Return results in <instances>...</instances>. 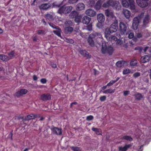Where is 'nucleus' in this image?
I'll use <instances>...</instances> for the list:
<instances>
[{"instance_id": "f257e3e1", "label": "nucleus", "mask_w": 151, "mask_h": 151, "mask_svg": "<svg viewBox=\"0 0 151 151\" xmlns=\"http://www.w3.org/2000/svg\"><path fill=\"white\" fill-rule=\"evenodd\" d=\"M103 40L102 35L101 33L95 32H93L89 35L87 40L89 45L91 47L94 46L95 41L99 45L102 44V53L103 54L107 53L109 55H111L114 51L113 47L110 46L107 47L106 42Z\"/></svg>"}, {"instance_id": "f03ea898", "label": "nucleus", "mask_w": 151, "mask_h": 151, "mask_svg": "<svg viewBox=\"0 0 151 151\" xmlns=\"http://www.w3.org/2000/svg\"><path fill=\"white\" fill-rule=\"evenodd\" d=\"M72 8L73 7L71 6L63 5L60 7L57 13L61 15L63 14L66 15L71 12Z\"/></svg>"}, {"instance_id": "7ed1b4c3", "label": "nucleus", "mask_w": 151, "mask_h": 151, "mask_svg": "<svg viewBox=\"0 0 151 151\" xmlns=\"http://www.w3.org/2000/svg\"><path fill=\"white\" fill-rule=\"evenodd\" d=\"M128 1L127 0H122V6L126 8L129 7L131 10L135 9V6L134 5V0H128Z\"/></svg>"}, {"instance_id": "20e7f679", "label": "nucleus", "mask_w": 151, "mask_h": 151, "mask_svg": "<svg viewBox=\"0 0 151 151\" xmlns=\"http://www.w3.org/2000/svg\"><path fill=\"white\" fill-rule=\"evenodd\" d=\"M128 25L127 24L121 22L119 23V29L120 33L121 35L125 34L127 30L128 29Z\"/></svg>"}, {"instance_id": "39448f33", "label": "nucleus", "mask_w": 151, "mask_h": 151, "mask_svg": "<svg viewBox=\"0 0 151 151\" xmlns=\"http://www.w3.org/2000/svg\"><path fill=\"white\" fill-rule=\"evenodd\" d=\"M149 0H136L137 5L142 8L147 7L148 5V1Z\"/></svg>"}, {"instance_id": "423d86ee", "label": "nucleus", "mask_w": 151, "mask_h": 151, "mask_svg": "<svg viewBox=\"0 0 151 151\" xmlns=\"http://www.w3.org/2000/svg\"><path fill=\"white\" fill-rule=\"evenodd\" d=\"M116 4L117 3L116 1H113L112 0H109L106 2L104 3L102 6L104 8H106L111 6L114 7Z\"/></svg>"}, {"instance_id": "0eeeda50", "label": "nucleus", "mask_w": 151, "mask_h": 151, "mask_svg": "<svg viewBox=\"0 0 151 151\" xmlns=\"http://www.w3.org/2000/svg\"><path fill=\"white\" fill-rule=\"evenodd\" d=\"M51 130L54 134L61 135L62 134V129L52 126Z\"/></svg>"}, {"instance_id": "6e6552de", "label": "nucleus", "mask_w": 151, "mask_h": 151, "mask_svg": "<svg viewBox=\"0 0 151 151\" xmlns=\"http://www.w3.org/2000/svg\"><path fill=\"white\" fill-rule=\"evenodd\" d=\"M40 99L43 101L50 100L51 99V95L49 93H43L40 95Z\"/></svg>"}, {"instance_id": "1a4fd4ad", "label": "nucleus", "mask_w": 151, "mask_h": 151, "mask_svg": "<svg viewBox=\"0 0 151 151\" xmlns=\"http://www.w3.org/2000/svg\"><path fill=\"white\" fill-rule=\"evenodd\" d=\"M118 21L116 20L114 23H113L110 26L109 29L111 32L113 33L116 32L118 28Z\"/></svg>"}, {"instance_id": "9d476101", "label": "nucleus", "mask_w": 151, "mask_h": 151, "mask_svg": "<svg viewBox=\"0 0 151 151\" xmlns=\"http://www.w3.org/2000/svg\"><path fill=\"white\" fill-rule=\"evenodd\" d=\"M139 22V20L137 17H135L134 18L132 26L134 30H136L137 29Z\"/></svg>"}, {"instance_id": "9b49d317", "label": "nucleus", "mask_w": 151, "mask_h": 151, "mask_svg": "<svg viewBox=\"0 0 151 151\" xmlns=\"http://www.w3.org/2000/svg\"><path fill=\"white\" fill-rule=\"evenodd\" d=\"M105 14L106 16L110 17V18H114L116 19V17L114 16L113 12L109 9H107L105 10Z\"/></svg>"}, {"instance_id": "f8f14e48", "label": "nucleus", "mask_w": 151, "mask_h": 151, "mask_svg": "<svg viewBox=\"0 0 151 151\" xmlns=\"http://www.w3.org/2000/svg\"><path fill=\"white\" fill-rule=\"evenodd\" d=\"M85 13L87 15L91 17H93L96 14V12L94 10L90 9L86 10Z\"/></svg>"}, {"instance_id": "ddd939ff", "label": "nucleus", "mask_w": 151, "mask_h": 151, "mask_svg": "<svg viewBox=\"0 0 151 151\" xmlns=\"http://www.w3.org/2000/svg\"><path fill=\"white\" fill-rule=\"evenodd\" d=\"M51 4L49 3L41 4L39 6V8L41 10H47L51 7Z\"/></svg>"}, {"instance_id": "4468645a", "label": "nucleus", "mask_w": 151, "mask_h": 151, "mask_svg": "<svg viewBox=\"0 0 151 151\" xmlns=\"http://www.w3.org/2000/svg\"><path fill=\"white\" fill-rule=\"evenodd\" d=\"M108 28H106L104 32L105 37L108 40H109L111 39V33H112Z\"/></svg>"}, {"instance_id": "2eb2a0df", "label": "nucleus", "mask_w": 151, "mask_h": 151, "mask_svg": "<svg viewBox=\"0 0 151 151\" xmlns=\"http://www.w3.org/2000/svg\"><path fill=\"white\" fill-rule=\"evenodd\" d=\"M79 52L83 57H86L88 59L91 58V55L85 50H80L79 51Z\"/></svg>"}, {"instance_id": "dca6fc26", "label": "nucleus", "mask_w": 151, "mask_h": 151, "mask_svg": "<svg viewBox=\"0 0 151 151\" xmlns=\"http://www.w3.org/2000/svg\"><path fill=\"white\" fill-rule=\"evenodd\" d=\"M97 19L99 22L102 23L105 21L104 15L102 14H100L97 15Z\"/></svg>"}, {"instance_id": "f3484780", "label": "nucleus", "mask_w": 151, "mask_h": 151, "mask_svg": "<svg viewBox=\"0 0 151 151\" xmlns=\"http://www.w3.org/2000/svg\"><path fill=\"white\" fill-rule=\"evenodd\" d=\"M150 59V57L148 55H145L142 57L140 58L141 62L142 63H145L149 61Z\"/></svg>"}, {"instance_id": "a211bd4d", "label": "nucleus", "mask_w": 151, "mask_h": 151, "mask_svg": "<svg viewBox=\"0 0 151 151\" xmlns=\"http://www.w3.org/2000/svg\"><path fill=\"white\" fill-rule=\"evenodd\" d=\"M85 5L83 3H80L76 5V9L78 11H80L85 9Z\"/></svg>"}, {"instance_id": "6ab92c4d", "label": "nucleus", "mask_w": 151, "mask_h": 151, "mask_svg": "<svg viewBox=\"0 0 151 151\" xmlns=\"http://www.w3.org/2000/svg\"><path fill=\"white\" fill-rule=\"evenodd\" d=\"M91 20V18L87 16H85L82 19V22L84 24H88Z\"/></svg>"}, {"instance_id": "aec40b11", "label": "nucleus", "mask_w": 151, "mask_h": 151, "mask_svg": "<svg viewBox=\"0 0 151 151\" xmlns=\"http://www.w3.org/2000/svg\"><path fill=\"white\" fill-rule=\"evenodd\" d=\"M150 19L149 16L148 15H147L145 17L143 20V26L145 27L148 23Z\"/></svg>"}, {"instance_id": "412c9836", "label": "nucleus", "mask_w": 151, "mask_h": 151, "mask_svg": "<svg viewBox=\"0 0 151 151\" xmlns=\"http://www.w3.org/2000/svg\"><path fill=\"white\" fill-rule=\"evenodd\" d=\"M0 59L4 61H8L10 60V58L7 55L0 54Z\"/></svg>"}, {"instance_id": "4be33fe9", "label": "nucleus", "mask_w": 151, "mask_h": 151, "mask_svg": "<svg viewBox=\"0 0 151 151\" xmlns=\"http://www.w3.org/2000/svg\"><path fill=\"white\" fill-rule=\"evenodd\" d=\"M73 28L72 27H65L64 29V32L66 34L70 33L72 32Z\"/></svg>"}, {"instance_id": "5701e85b", "label": "nucleus", "mask_w": 151, "mask_h": 151, "mask_svg": "<svg viewBox=\"0 0 151 151\" xmlns=\"http://www.w3.org/2000/svg\"><path fill=\"white\" fill-rule=\"evenodd\" d=\"M78 14L77 12L76 11H73L70 13L69 17L70 18L73 19L76 17V16H77Z\"/></svg>"}, {"instance_id": "b1692460", "label": "nucleus", "mask_w": 151, "mask_h": 151, "mask_svg": "<svg viewBox=\"0 0 151 151\" xmlns=\"http://www.w3.org/2000/svg\"><path fill=\"white\" fill-rule=\"evenodd\" d=\"M131 146V145L130 144L125 145L124 147H119V150L120 151H127L128 149Z\"/></svg>"}, {"instance_id": "393cba45", "label": "nucleus", "mask_w": 151, "mask_h": 151, "mask_svg": "<svg viewBox=\"0 0 151 151\" xmlns=\"http://www.w3.org/2000/svg\"><path fill=\"white\" fill-rule=\"evenodd\" d=\"M124 14L126 18L129 19L131 15V12L128 10L125 9L123 11Z\"/></svg>"}, {"instance_id": "a878e982", "label": "nucleus", "mask_w": 151, "mask_h": 151, "mask_svg": "<svg viewBox=\"0 0 151 151\" xmlns=\"http://www.w3.org/2000/svg\"><path fill=\"white\" fill-rule=\"evenodd\" d=\"M45 17L46 19L49 21L53 20V14L51 13H47L45 15Z\"/></svg>"}, {"instance_id": "bb28decb", "label": "nucleus", "mask_w": 151, "mask_h": 151, "mask_svg": "<svg viewBox=\"0 0 151 151\" xmlns=\"http://www.w3.org/2000/svg\"><path fill=\"white\" fill-rule=\"evenodd\" d=\"M92 130L95 132L96 134L97 135H102V131L100 129H98L94 127H93Z\"/></svg>"}, {"instance_id": "cd10ccee", "label": "nucleus", "mask_w": 151, "mask_h": 151, "mask_svg": "<svg viewBox=\"0 0 151 151\" xmlns=\"http://www.w3.org/2000/svg\"><path fill=\"white\" fill-rule=\"evenodd\" d=\"M37 117V115L31 114L29 115H28L26 116V120H30L31 119H35Z\"/></svg>"}, {"instance_id": "c85d7f7f", "label": "nucleus", "mask_w": 151, "mask_h": 151, "mask_svg": "<svg viewBox=\"0 0 151 151\" xmlns=\"http://www.w3.org/2000/svg\"><path fill=\"white\" fill-rule=\"evenodd\" d=\"M101 1H98L94 6V8L96 10L99 9L101 7Z\"/></svg>"}, {"instance_id": "c756f323", "label": "nucleus", "mask_w": 151, "mask_h": 151, "mask_svg": "<svg viewBox=\"0 0 151 151\" xmlns=\"http://www.w3.org/2000/svg\"><path fill=\"white\" fill-rule=\"evenodd\" d=\"M65 27H71L73 25V23L70 20H66L65 22Z\"/></svg>"}, {"instance_id": "7c9ffc66", "label": "nucleus", "mask_w": 151, "mask_h": 151, "mask_svg": "<svg viewBox=\"0 0 151 151\" xmlns=\"http://www.w3.org/2000/svg\"><path fill=\"white\" fill-rule=\"evenodd\" d=\"M125 63V62L123 60L119 61L116 63V65L117 66L121 67Z\"/></svg>"}, {"instance_id": "2f4dec72", "label": "nucleus", "mask_w": 151, "mask_h": 151, "mask_svg": "<svg viewBox=\"0 0 151 151\" xmlns=\"http://www.w3.org/2000/svg\"><path fill=\"white\" fill-rule=\"evenodd\" d=\"M134 96L135 97L136 99L137 100H140L143 98V96L141 93H137L134 94Z\"/></svg>"}, {"instance_id": "473e14b6", "label": "nucleus", "mask_w": 151, "mask_h": 151, "mask_svg": "<svg viewBox=\"0 0 151 151\" xmlns=\"http://www.w3.org/2000/svg\"><path fill=\"white\" fill-rule=\"evenodd\" d=\"M115 91V90H113L111 88L107 89L103 92V93H114Z\"/></svg>"}, {"instance_id": "72a5a7b5", "label": "nucleus", "mask_w": 151, "mask_h": 151, "mask_svg": "<svg viewBox=\"0 0 151 151\" xmlns=\"http://www.w3.org/2000/svg\"><path fill=\"white\" fill-rule=\"evenodd\" d=\"M122 139H123L129 140L130 141H132L133 140V139L130 136H124Z\"/></svg>"}, {"instance_id": "f704fd0d", "label": "nucleus", "mask_w": 151, "mask_h": 151, "mask_svg": "<svg viewBox=\"0 0 151 151\" xmlns=\"http://www.w3.org/2000/svg\"><path fill=\"white\" fill-rule=\"evenodd\" d=\"M70 148L73 151H82L80 148L78 147L71 146Z\"/></svg>"}, {"instance_id": "c9c22d12", "label": "nucleus", "mask_w": 151, "mask_h": 151, "mask_svg": "<svg viewBox=\"0 0 151 151\" xmlns=\"http://www.w3.org/2000/svg\"><path fill=\"white\" fill-rule=\"evenodd\" d=\"M137 63V60L135 59H132L130 62V65L131 66H135Z\"/></svg>"}, {"instance_id": "e433bc0d", "label": "nucleus", "mask_w": 151, "mask_h": 151, "mask_svg": "<svg viewBox=\"0 0 151 151\" xmlns=\"http://www.w3.org/2000/svg\"><path fill=\"white\" fill-rule=\"evenodd\" d=\"M14 54L15 52L14 51H12L8 54V55L9 56V57L10 58V59H12V57H14L15 56Z\"/></svg>"}, {"instance_id": "4c0bfd02", "label": "nucleus", "mask_w": 151, "mask_h": 151, "mask_svg": "<svg viewBox=\"0 0 151 151\" xmlns=\"http://www.w3.org/2000/svg\"><path fill=\"white\" fill-rule=\"evenodd\" d=\"M81 17L79 16L78 14L77 16H76L74 18H75V22L78 23L79 22L81 21Z\"/></svg>"}, {"instance_id": "58836bf2", "label": "nucleus", "mask_w": 151, "mask_h": 151, "mask_svg": "<svg viewBox=\"0 0 151 151\" xmlns=\"http://www.w3.org/2000/svg\"><path fill=\"white\" fill-rule=\"evenodd\" d=\"M86 29L88 31H90L92 30V23H91L89 24H88L86 27Z\"/></svg>"}, {"instance_id": "ea45409f", "label": "nucleus", "mask_w": 151, "mask_h": 151, "mask_svg": "<svg viewBox=\"0 0 151 151\" xmlns=\"http://www.w3.org/2000/svg\"><path fill=\"white\" fill-rule=\"evenodd\" d=\"M130 70L129 69H125L123 70V74L124 75H126L130 73Z\"/></svg>"}, {"instance_id": "a19ab883", "label": "nucleus", "mask_w": 151, "mask_h": 151, "mask_svg": "<svg viewBox=\"0 0 151 151\" xmlns=\"http://www.w3.org/2000/svg\"><path fill=\"white\" fill-rule=\"evenodd\" d=\"M54 33L56 35H57L58 36L61 37L60 31L59 30H55L53 31Z\"/></svg>"}, {"instance_id": "79ce46f5", "label": "nucleus", "mask_w": 151, "mask_h": 151, "mask_svg": "<svg viewBox=\"0 0 151 151\" xmlns=\"http://www.w3.org/2000/svg\"><path fill=\"white\" fill-rule=\"evenodd\" d=\"M20 91L21 92L22 94V95L24 94H26L27 92V90L25 89H21L20 90Z\"/></svg>"}, {"instance_id": "37998d69", "label": "nucleus", "mask_w": 151, "mask_h": 151, "mask_svg": "<svg viewBox=\"0 0 151 151\" xmlns=\"http://www.w3.org/2000/svg\"><path fill=\"white\" fill-rule=\"evenodd\" d=\"M140 76V73L139 72H136L134 73L133 75V77L134 78H137Z\"/></svg>"}, {"instance_id": "c03bdc74", "label": "nucleus", "mask_w": 151, "mask_h": 151, "mask_svg": "<svg viewBox=\"0 0 151 151\" xmlns=\"http://www.w3.org/2000/svg\"><path fill=\"white\" fill-rule=\"evenodd\" d=\"M134 50H138L139 52L141 53L142 50V47L137 46L135 48Z\"/></svg>"}, {"instance_id": "a18cd8bd", "label": "nucleus", "mask_w": 151, "mask_h": 151, "mask_svg": "<svg viewBox=\"0 0 151 151\" xmlns=\"http://www.w3.org/2000/svg\"><path fill=\"white\" fill-rule=\"evenodd\" d=\"M93 119V117L92 115H90L87 116L86 119L88 121H90L92 120Z\"/></svg>"}, {"instance_id": "49530a36", "label": "nucleus", "mask_w": 151, "mask_h": 151, "mask_svg": "<svg viewBox=\"0 0 151 151\" xmlns=\"http://www.w3.org/2000/svg\"><path fill=\"white\" fill-rule=\"evenodd\" d=\"M65 41H66L67 42H69L70 43L72 44L73 43L74 41L72 39H68L66 38L65 39Z\"/></svg>"}, {"instance_id": "de8ad7c7", "label": "nucleus", "mask_w": 151, "mask_h": 151, "mask_svg": "<svg viewBox=\"0 0 151 151\" xmlns=\"http://www.w3.org/2000/svg\"><path fill=\"white\" fill-rule=\"evenodd\" d=\"M37 33L39 35L41 34H45V31L42 29L37 30Z\"/></svg>"}, {"instance_id": "09e8293b", "label": "nucleus", "mask_w": 151, "mask_h": 151, "mask_svg": "<svg viewBox=\"0 0 151 151\" xmlns=\"http://www.w3.org/2000/svg\"><path fill=\"white\" fill-rule=\"evenodd\" d=\"M52 5L54 7H60L61 5V4H57L56 2L53 3Z\"/></svg>"}, {"instance_id": "8fccbe9b", "label": "nucleus", "mask_w": 151, "mask_h": 151, "mask_svg": "<svg viewBox=\"0 0 151 151\" xmlns=\"http://www.w3.org/2000/svg\"><path fill=\"white\" fill-rule=\"evenodd\" d=\"M106 99V96H101L100 98V100L101 101H104Z\"/></svg>"}, {"instance_id": "3c124183", "label": "nucleus", "mask_w": 151, "mask_h": 151, "mask_svg": "<svg viewBox=\"0 0 151 151\" xmlns=\"http://www.w3.org/2000/svg\"><path fill=\"white\" fill-rule=\"evenodd\" d=\"M115 83V82L114 80L111 81L107 84V86H111Z\"/></svg>"}, {"instance_id": "603ef678", "label": "nucleus", "mask_w": 151, "mask_h": 151, "mask_svg": "<svg viewBox=\"0 0 151 151\" xmlns=\"http://www.w3.org/2000/svg\"><path fill=\"white\" fill-rule=\"evenodd\" d=\"M15 95L16 96L18 97L22 96V94L21 92L19 91H17L15 93Z\"/></svg>"}, {"instance_id": "864d4df0", "label": "nucleus", "mask_w": 151, "mask_h": 151, "mask_svg": "<svg viewBox=\"0 0 151 151\" xmlns=\"http://www.w3.org/2000/svg\"><path fill=\"white\" fill-rule=\"evenodd\" d=\"M134 37V33L132 32H130L128 35V37L129 39H132Z\"/></svg>"}, {"instance_id": "5fc2aeb1", "label": "nucleus", "mask_w": 151, "mask_h": 151, "mask_svg": "<svg viewBox=\"0 0 151 151\" xmlns=\"http://www.w3.org/2000/svg\"><path fill=\"white\" fill-rule=\"evenodd\" d=\"M40 82L43 84H45L46 83L47 80L45 78H42L40 80Z\"/></svg>"}, {"instance_id": "6e6d98bb", "label": "nucleus", "mask_w": 151, "mask_h": 151, "mask_svg": "<svg viewBox=\"0 0 151 151\" xmlns=\"http://www.w3.org/2000/svg\"><path fill=\"white\" fill-rule=\"evenodd\" d=\"M49 25H50V27H52V28H55V29L56 28V26L53 23L50 22V23H49Z\"/></svg>"}, {"instance_id": "4d7b16f0", "label": "nucleus", "mask_w": 151, "mask_h": 151, "mask_svg": "<svg viewBox=\"0 0 151 151\" xmlns=\"http://www.w3.org/2000/svg\"><path fill=\"white\" fill-rule=\"evenodd\" d=\"M78 0H68V2L70 4H74L76 3Z\"/></svg>"}, {"instance_id": "13d9d810", "label": "nucleus", "mask_w": 151, "mask_h": 151, "mask_svg": "<svg viewBox=\"0 0 151 151\" xmlns=\"http://www.w3.org/2000/svg\"><path fill=\"white\" fill-rule=\"evenodd\" d=\"M136 36L138 38H140L142 37V34L141 33L138 32L136 34Z\"/></svg>"}, {"instance_id": "bf43d9fd", "label": "nucleus", "mask_w": 151, "mask_h": 151, "mask_svg": "<svg viewBox=\"0 0 151 151\" xmlns=\"http://www.w3.org/2000/svg\"><path fill=\"white\" fill-rule=\"evenodd\" d=\"M129 93L130 91H124L123 92V95L124 96H126L129 94Z\"/></svg>"}, {"instance_id": "052dcab7", "label": "nucleus", "mask_w": 151, "mask_h": 151, "mask_svg": "<svg viewBox=\"0 0 151 151\" xmlns=\"http://www.w3.org/2000/svg\"><path fill=\"white\" fill-rule=\"evenodd\" d=\"M89 5L91 6H92L95 4V1L94 0H91L89 2Z\"/></svg>"}, {"instance_id": "680f3d73", "label": "nucleus", "mask_w": 151, "mask_h": 151, "mask_svg": "<svg viewBox=\"0 0 151 151\" xmlns=\"http://www.w3.org/2000/svg\"><path fill=\"white\" fill-rule=\"evenodd\" d=\"M111 39H112L113 40L116 41L118 40L117 38L115 36H113V35H111Z\"/></svg>"}, {"instance_id": "e2e57ef3", "label": "nucleus", "mask_w": 151, "mask_h": 151, "mask_svg": "<svg viewBox=\"0 0 151 151\" xmlns=\"http://www.w3.org/2000/svg\"><path fill=\"white\" fill-rule=\"evenodd\" d=\"M19 119H22L23 121H25L26 120V116H20L19 117Z\"/></svg>"}, {"instance_id": "0e129e2a", "label": "nucleus", "mask_w": 151, "mask_h": 151, "mask_svg": "<svg viewBox=\"0 0 151 151\" xmlns=\"http://www.w3.org/2000/svg\"><path fill=\"white\" fill-rule=\"evenodd\" d=\"M51 67L53 68H55L57 67L56 64L54 63H52L51 64Z\"/></svg>"}, {"instance_id": "69168bd1", "label": "nucleus", "mask_w": 151, "mask_h": 151, "mask_svg": "<svg viewBox=\"0 0 151 151\" xmlns=\"http://www.w3.org/2000/svg\"><path fill=\"white\" fill-rule=\"evenodd\" d=\"M37 37L36 35L33 38V40L34 41H36L37 40Z\"/></svg>"}, {"instance_id": "338daca9", "label": "nucleus", "mask_w": 151, "mask_h": 151, "mask_svg": "<svg viewBox=\"0 0 151 151\" xmlns=\"http://www.w3.org/2000/svg\"><path fill=\"white\" fill-rule=\"evenodd\" d=\"M33 79L34 81H37V77L35 75L33 76Z\"/></svg>"}, {"instance_id": "774afa93", "label": "nucleus", "mask_w": 151, "mask_h": 151, "mask_svg": "<svg viewBox=\"0 0 151 151\" xmlns=\"http://www.w3.org/2000/svg\"><path fill=\"white\" fill-rule=\"evenodd\" d=\"M42 23L44 24V25H46V22L44 19H43L42 20Z\"/></svg>"}]
</instances>
